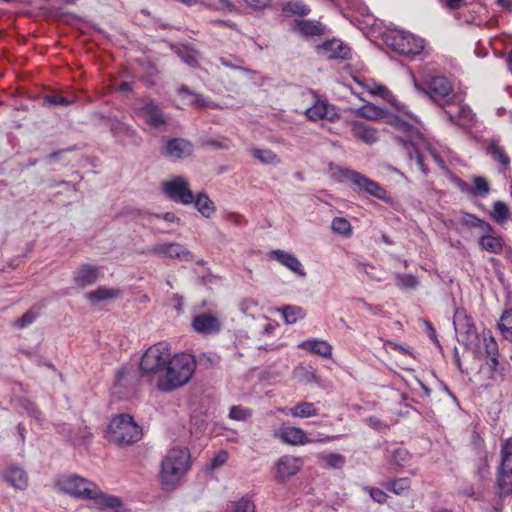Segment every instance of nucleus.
Returning a JSON list of instances; mask_svg holds the SVG:
<instances>
[{
	"mask_svg": "<svg viewBox=\"0 0 512 512\" xmlns=\"http://www.w3.org/2000/svg\"><path fill=\"white\" fill-rule=\"evenodd\" d=\"M498 328L504 338L512 341V309H507L502 313Z\"/></svg>",
	"mask_w": 512,
	"mask_h": 512,
	"instance_id": "nucleus-39",
	"label": "nucleus"
},
{
	"mask_svg": "<svg viewBox=\"0 0 512 512\" xmlns=\"http://www.w3.org/2000/svg\"><path fill=\"white\" fill-rule=\"evenodd\" d=\"M191 326L199 334H218L222 329V320L217 314L202 312L193 317Z\"/></svg>",
	"mask_w": 512,
	"mask_h": 512,
	"instance_id": "nucleus-16",
	"label": "nucleus"
},
{
	"mask_svg": "<svg viewBox=\"0 0 512 512\" xmlns=\"http://www.w3.org/2000/svg\"><path fill=\"white\" fill-rule=\"evenodd\" d=\"M286 10L299 14V15H306L309 13V8L301 1H291L286 5Z\"/></svg>",
	"mask_w": 512,
	"mask_h": 512,
	"instance_id": "nucleus-50",
	"label": "nucleus"
},
{
	"mask_svg": "<svg viewBox=\"0 0 512 512\" xmlns=\"http://www.w3.org/2000/svg\"><path fill=\"white\" fill-rule=\"evenodd\" d=\"M364 490L370 495V497L377 503L383 504L387 500V494L378 488L365 487Z\"/></svg>",
	"mask_w": 512,
	"mask_h": 512,
	"instance_id": "nucleus-52",
	"label": "nucleus"
},
{
	"mask_svg": "<svg viewBox=\"0 0 512 512\" xmlns=\"http://www.w3.org/2000/svg\"><path fill=\"white\" fill-rule=\"evenodd\" d=\"M251 416V411L241 406H233L229 411V417L233 420L243 421Z\"/></svg>",
	"mask_w": 512,
	"mask_h": 512,
	"instance_id": "nucleus-47",
	"label": "nucleus"
},
{
	"mask_svg": "<svg viewBox=\"0 0 512 512\" xmlns=\"http://www.w3.org/2000/svg\"><path fill=\"white\" fill-rule=\"evenodd\" d=\"M193 203L198 212L205 218H210L215 213L216 207L207 194H198Z\"/></svg>",
	"mask_w": 512,
	"mask_h": 512,
	"instance_id": "nucleus-35",
	"label": "nucleus"
},
{
	"mask_svg": "<svg viewBox=\"0 0 512 512\" xmlns=\"http://www.w3.org/2000/svg\"><path fill=\"white\" fill-rule=\"evenodd\" d=\"M105 437L119 447L130 446L141 439L142 429L132 416L120 414L110 420Z\"/></svg>",
	"mask_w": 512,
	"mask_h": 512,
	"instance_id": "nucleus-5",
	"label": "nucleus"
},
{
	"mask_svg": "<svg viewBox=\"0 0 512 512\" xmlns=\"http://www.w3.org/2000/svg\"><path fill=\"white\" fill-rule=\"evenodd\" d=\"M488 151L491 154V156L495 160L499 161L504 167H508L509 166L510 159L505 154L503 148L500 147L498 144H496V143L490 144V146L488 147Z\"/></svg>",
	"mask_w": 512,
	"mask_h": 512,
	"instance_id": "nucleus-44",
	"label": "nucleus"
},
{
	"mask_svg": "<svg viewBox=\"0 0 512 512\" xmlns=\"http://www.w3.org/2000/svg\"><path fill=\"white\" fill-rule=\"evenodd\" d=\"M409 488L410 481L408 478L395 479L387 484V489L397 495L405 493Z\"/></svg>",
	"mask_w": 512,
	"mask_h": 512,
	"instance_id": "nucleus-43",
	"label": "nucleus"
},
{
	"mask_svg": "<svg viewBox=\"0 0 512 512\" xmlns=\"http://www.w3.org/2000/svg\"><path fill=\"white\" fill-rule=\"evenodd\" d=\"M251 154L263 164L276 165L280 163L279 157L269 149H253Z\"/></svg>",
	"mask_w": 512,
	"mask_h": 512,
	"instance_id": "nucleus-40",
	"label": "nucleus"
},
{
	"mask_svg": "<svg viewBox=\"0 0 512 512\" xmlns=\"http://www.w3.org/2000/svg\"><path fill=\"white\" fill-rule=\"evenodd\" d=\"M298 347L311 354H315L324 358L331 357L333 351V347L328 341L315 338L300 342Z\"/></svg>",
	"mask_w": 512,
	"mask_h": 512,
	"instance_id": "nucleus-23",
	"label": "nucleus"
},
{
	"mask_svg": "<svg viewBox=\"0 0 512 512\" xmlns=\"http://www.w3.org/2000/svg\"><path fill=\"white\" fill-rule=\"evenodd\" d=\"M278 311L281 313L284 322L288 325L295 324L306 316L304 309L300 306L285 305L281 309H278Z\"/></svg>",
	"mask_w": 512,
	"mask_h": 512,
	"instance_id": "nucleus-31",
	"label": "nucleus"
},
{
	"mask_svg": "<svg viewBox=\"0 0 512 512\" xmlns=\"http://www.w3.org/2000/svg\"><path fill=\"white\" fill-rule=\"evenodd\" d=\"M171 356L170 347L165 342L151 345L143 353L139 364L140 371L151 387L155 383V378L161 374Z\"/></svg>",
	"mask_w": 512,
	"mask_h": 512,
	"instance_id": "nucleus-6",
	"label": "nucleus"
},
{
	"mask_svg": "<svg viewBox=\"0 0 512 512\" xmlns=\"http://www.w3.org/2000/svg\"><path fill=\"white\" fill-rule=\"evenodd\" d=\"M498 487L501 494L512 492V438L502 445V461L498 475Z\"/></svg>",
	"mask_w": 512,
	"mask_h": 512,
	"instance_id": "nucleus-13",
	"label": "nucleus"
},
{
	"mask_svg": "<svg viewBox=\"0 0 512 512\" xmlns=\"http://www.w3.org/2000/svg\"><path fill=\"white\" fill-rule=\"evenodd\" d=\"M474 193L477 195H487L490 187L488 181L483 177H475L473 179Z\"/></svg>",
	"mask_w": 512,
	"mask_h": 512,
	"instance_id": "nucleus-49",
	"label": "nucleus"
},
{
	"mask_svg": "<svg viewBox=\"0 0 512 512\" xmlns=\"http://www.w3.org/2000/svg\"><path fill=\"white\" fill-rule=\"evenodd\" d=\"M396 285L402 289H415L418 285V279L412 274H396Z\"/></svg>",
	"mask_w": 512,
	"mask_h": 512,
	"instance_id": "nucleus-42",
	"label": "nucleus"
},
{
	"mask_svg": "<svg viewBox=\"0 0 512 512\" xmlns=\"http://www.w3.org/2000/svg\"><path fill=\"white\" fill-rule=\"evenodd\" d=\"M339 177L338 181L348 182L354 185L357 189L362 190L377 199L385 202H391L387 191L375 181L367 178L366 176L350 169L338 168Z\"/></svg>",
	"mask_w": 512,
	"mask_h": 512,
	"instance_id": "nucleus-8",
	"label": "nucleus"
},
{
	"mask_svg": "<svg viewBox=\"0 0 512 512\" xmlns=\"http://www.w3.org/2000/svg\"><path fill=\"white\" fill-rule=\"evenodd\" d=\"M357 113L358 115L370 120L385 119L388 124L393 126L400 133V135H398V139L402 144L403 149L410 159L416 160L418 167L423 173H426L422 156V151L424 150L429 151L432 158L439 166H444V161L431 150L430 144L419 130L407 121L403 120L401 117L388 114L386 111L373 104L361 106Z\"/></svg>",
	"mask_w": 512,
	"mask_h": 512,
	"instance_id": "nucleus-1",
	"label": "nucleus"
},
{
	"mask_svg": "<svg viewBox=\"0 0 512 512\" xmlns=\"http://www.w3.org/2000/svg\"><path fill=\"white\" fill-rule=\"evenodd\" d=\"M453 324L458 341L469 349H476L479 336L472 318L464 309H456Z\"/></svg>",
	"mask_w": 512,
	"mask_h": 512,
	"instance_id": "nucleus-10",
	"label": "nucleus"
},
{
	"mask_svg": "<svg viewBox=\"0 0 512 512\" xmlns=\"http://www.w3.org/2000/svg\"><path fill=\"white\" fill-rule=\"evenodd\" d=\"M280 412L295 418H310L318 415V409L314 403L302 401L291 408H282Z\"/></svg>",
	"mask_w": 512,
	"mask_h": 512,
	"instance_id": "nucleus-26",
	"label": "nucleus"
},
{
	"mask_svg": "<svg viewBox=\"0 0 512 512\" xmlns=\"http://www.w3.org/2000/svg\"><path fill=\"white\" fill-rule=\"evenodd\" d=\"M196 367L197 362L193 355L188 353L172 355L161 374L155 378L152 387L161 393L180 389L191 381Z\"/></svg>",
	"mask_w": 512,
	"mask_h": 512,
	"instance_id": "nucleus-3",
	"label": "nucleus"
},
{
	"mask_svg": "<svg viewBox=\"0 0 512 512\" xmlns=\"http://www.w3.org/2000/svg\"><path fill=\"white\" fill-rule=\"evenodd\" d=\"M228 460V454L226 451H220L217 453L209 462L208 467L210 470H215L223 466Z\"/></svg>",
	"mask_w": 512,
	"mask_h": 512,
	"instance_id": "nucleus-51",
	"label": "nucleus"
},
{
	"mask_svg": "<svg viewBox=\"0 0 512 512\" xmlns=\"http://www.w3.org/2000/svg\"><path fill=\"white\" fill-rule=\"evenodd\" d=\"M444 114L447 115L451 123L456 124L464 129H469L476 123L475 114L466 105H461L457 114H454L448 110H444Z\"/></svg>",
	"mask_w": 512,
	"mask_h": 512,
	"instance_id": "nucleus-22",
	"label": "nucleus"
},
{
	"mask_svg": "<svg viewBox=\"0 0 512 512\" xmlns=\"http://www.w3.org/2000/svg\"><path fill=\"white\" fill-rule=\"evenodd\" d=\"M256 506L250 496H243L240 499L231 502L227 512H255Z\"/></svg>",
	"mask_w": 512,
	"mask_h": 512,
	"instance_id": "nucleus-37",
	"label": "nucleus"
},
{
	"mask_svg": "<svg viewBox=\"0 0 512 512\" xmlns=\"http://www.w3.org/2000/svg\"><path fill=\"white\" fill-rule=\"evenodd\" d=\"M165 150L167 156L173 159H179L190 155L192 146L184 139H172L168 141Z\"/></svg>",
	"mask_w": 512,
	"mask_h": 512,
	"instance_id": "nucleus-27",
	"label": "nucleus"
},
{
	"mask_svg": "<svg viewBox=\"0 0 512 512\" xmlns=\"http://www.w3.org/2000/svg\"><path fill=\"white\" fill-rule=\"evenodd\" d=\"M410 459L409 452L404 448H397L393 452L392 462L397 466H404Z\"/></svg>",
	"mask_w": 512,
	"mask_h": 512,
	"instance_id": "nucleus-48",
	"label": "nucleus"
},
{
	"mask_svg": "<svg viewBox=\"0 0 512 512\" xmlns=\"http://www.w3.org/2000/svg\"><path fill=\"white\" fill-rule=\"evenodd\" d=\"M415 89L428 96L433 102L440 106L449 104L454 97V89L452 83L445 77L437 76L431 78L426 87L420 86L414 81Z\"/></svg>",
	"mask_w": 512,
	"mask_h": 512,
	"instance_id": "nucleus-9",
	"label": "nucleus"
},
{
	"mask_svg": "<svg viewBox=\"0 0 512 512\" xmlns=\"http://www.w3.org/2000/svg\"><path fill=\"white\" fill-rule=\"evenodd\" d=\"M274 436L281 442L292 446H302L310 443H315L318 441L329 442L333 439L330 436H325L320 439H312L302 428L288 425H283L280 428H278L275 431Z\"/></svg>",
	"mask_w": 512,
	"mask_h": 512,
	"instance_id": "nucleus-11",
	"label": "nucleus"
},
{
	"mask_svg": "<svg viewBox=\"0 0 512 512\" xmlns=\"http://www.w3.org/2000/svg\"><path fill=\"white\" fill-rule=\"evenodd\" d=\"M136 113L151 128L158 129L165 124L162 111L153 102H149L138 107Z\"/></svg>",
	"mask_w": 512,
	"mask_h": 512,
	"instance_id": "nucleus-21",
	"label": "nucleus"
},
{
	"mask_svg": "<svg viewBox=\"0 0 512 512\" xmlns=\"http://www.w3.org/2000/svg\"><path fill=\"white\" fill-rule=\"evenodd\" d=\"M446 5L451 10H457L464 6L466 0H445Z\"/></svg>",
	"mask_w": 512,
	"mask_h": 512,
	"instance_id": "nucleus-61",
	"label": "nucleus"
},
{
	"mask_svg": "<svg viewBox=\"0 0 512 512\" xmlns=\"http://www.w3.org/2000/svg\"><path fill=\"white\" fill-rule=\"evenodd\" d=\"M22 407L27 411V413L36 419L37 421H40V412L37 410V408L34 406L33 403H31L28 400L22 401Z\"/></svg>",
	"mask_w": 512,
	"mask_h": 512,
	"instance_id": "nucleus-55",
	"label": "nucleus"
},
{
	"mask_svg": "<svg viewBox=\"0 0 512 512\" xmlns=\"http://www.w3.org/2000/svg\"><path fill=\"white\" fill-rule=\"evenodd\" d=\"M240 310L243 314L255 318L259 314V306L257 301L253 299H244L240 303Z\"/></svg>",
	"mask_w": 512,
	"mask_h": 512,
	"instance_id": "nucleus-45",
	"label": "nucleus"
},
{
	"mask_svg": "<svg viewBox=\"0 0 512 512\" xmlns=\"http://www.w3.org/2000/svg\"><path fill=\"white\" fill-rule=\"evenodd\" d=\"M157 218H162L164 221L168 223H179V218L172 212H167L163 215H155Z\"/></svg>",
	"mask_w": 512,
	"mask_h": 512,
	"instance_id": "nucleus-60",
	"label": "nucleus"
},
{
	"mask_svg": "<svg viewBox=\"0 0 512 512\" xmlns=\"http://www.w3.org/2000/svg\"><path fill=\"white\" fill-rule=\"evenodd\" d=\"M317 52L327 59L346 60L351 55L350 48L339 39H332L317 47Z\"/></svg>",
	"mask_w": 512,
	"mask_h": 512,
	"instance_id": "nucleus-19",
	"label": "nucleus"
},
{
	"mask_svg": "<svg viewBox=\"0 0 512 512\" xmlns=\"http://www.w3.org/2000/svg\"><path fill=\"white\" fill-rule=\"evenodd\" d=\"M220 4L223 8H227L228 10H232L233 5L229 0H220Z\"/></svg>",
	"mask_w": 512,
	"mask_h": 512,
	"instance_id": "nucleus-63",
	"label": "nucleus"
},
{
	"mask_svg": "<svg viewBox=\"0 0 512 512\" xmlns=\"http://www.w3.org/2000/svg\"><path fill=\"white\" fill-rule=\"evenodd\" d=\"M296 32L303 36H320L324 33V27L318 21L313 20H301L298 21L294 28Z\"/></svg>",
	"mask_w": 512,
	"mask_h": 512,
	"instance_id": "nucleus-30",
	"label": "nucleus"
},
{
	"mask_svg": "<svg viewBox=\"0 0 512 512\" xmlns=\"http://www.w3.org/2000/svg\"><path fill=\"white\" fill-rule=\"evenodd\" d=\"M98 277V267L90 264H84L74 272L73 280L77 286L86 287L95 283Z\"/></svg>",
	"mask_w": 512,
	"mask_h": 512,
	"instance_id": "nucleus-24",
	"label": "nucleus"
},
{
	"mask_svg": "<svg viewBox=\"0 0 512 512\" xmlns=\"http://www.w3.org/2000/svg\"><path fill=\"white\" fill-rule=\"evenodd\" d=\"M365 88L370 94L382 97L383 99L391 102L393 105L395 104L393 101V96L384 85L372 82L366 83Z\"/></svg>",
	"mask_w": 512,
	"mask_h": 512,
	"instance_id": "nucleus-41",
	"label": "nucleus"
},
{
	"mask_svg": "<svg viewBox=\"0 0 512 512\" xmlns=\"http://www.w3.org/2000/svg\"><path fill=\"white\" fill-rule=\"evenodd\" d=\"M482 340L484 344V349L488 357H490V360L492 362V367L495 368L498 365V344L491 334V332L483 331L482 333Z\"/></svg>",
	"mask_w": 512,
	"mask_h": 512,
	"instance_id": "nucleus-32",
	"label": "nucleus"
},
{
	"mask_svg": "<svg viewBox=\"0 0 512 512\" xmlns=\"http://www.w3.org/2000/svg\"><path fill=\"white\" fill-rule=\"evenodd\" d=\"M384 41L388 47L403 55H416L424 48L423 39L404 30L394 29L387 32Z\"/></svg>",
	"mask_w": 512,
	"mask_h": 512,
	"instance_id": "nucleus-7",
	"label": "nucleus"
},
{
	"mask_svg": "<svg viewBox=\"0 0 512 512\" xmlns=\"http://www.w3.org/2000/svg\"><path fill=\"white\" fill-rule=\"evenodd\" d=\"M483 234L479 238L480 247L493 254H499L503 250L504 241L501 237L496 236L492 232H482Z\"/></svg>",
	"mask_w": 512,
	"mask_h": 512,
	"instance_id": "nucleus-29",
	"label": "nucleus"
},
{
	"mask_svg": "<svg viewBox=\"0 0 512 512\" xmlns=\"http://www.w3.org/2000/svg\"><path fill=\"white\" fill-rule=\"evenodd\" d=\"M45 102L51 105L67 106L74 102L73 99L69 100L62 96L48 95L45 97Z\"/></svg>",
	"mask_w": 512,
	"mask_h": 512,
	"instance_id": "nucleus-53",
	"label": "nucleus"
},
{
	"mask_svg": "<svg viewBox=\"0 0 512 512\" xmlns=\"http://www.w3.org/2000/svg\"><path fill=\"white\" fill-rule=\"evenodd\" d=\"M367 424L373 428V429H376V430H385L388 428V425H386L385 423H383L380 419H378L377 417H369L367 420Z\"/></svg>",
	"mask_w": 512,
	"mask_h": 512,
	"instance_id": "nucleus-57",
	"label": "nucleus"
},
{
	"mask_svg": "<svg viewBox=\"0 0 512 512\" xmlns=\"http://www.w3.org/2000/svg\"><path fill=\"white\" fill-rule=\"evenodd\" d=\"M131 84L129 82H122L119 87H118V90L123 92V93H127L129 91H131Z\"/></svg>",
	"mask_w": 512,
	"mask_h": 512,
	"instance_id": "nucleus-62",
	"label": "nucleus"
},
{
	"mask_svg": "<svg viewBox=\"0 0 512 512\" xmlns=\"http://www.w3.org/2000/svg\"><path fill=\"white\" fill-rule=\"evenodd\" d=\"M304 114L308 120L313 122H334L339 118V112L335 105L317 97H315L314 102L305 110Z\"/></svg>",
	"mask_w": 512,
	"mask_h": 512,
	"instance_id": "nucleus-14",
	"label": "nucleus"
},
{
	"mask_svg": "<svg viewBox=\"0 0 512 512\" xmlns=\"http://www.w3.org/2000/svg\"><path fill=\"white\" fill-rule=\"evenodd\" d=\"M118 291L112 288L99 287L94 291L86 293V299L92 304H98L102 301L117 297Z\"/></svg>",
	"mask_w": 512,
	"mask_h": 512,
	"instance_id": "nucleus-34",
	"label": "nucleus"
},
{
	"mask_svg": "<svg viewBox=\"0 0 512 512\" xmlns=\"http://www.w3.org/2000/svg\"><path fill=\"white\" fill-rule=\"evenodd\" d=\"M220 61H221V64L226 66V67H230V68H233V69H240L241 68V61L239 59H234L233 61L232 60H229L227 58H220Z\"/></svg>",
	"mask_w": 512,
	"mask_h": 512,
	"instance_id": "nucleus-59",
	"label": "nucleus"
},
{
	"mask_svg": "<svg viewBox=\"0 0 512 512\" xmlns=\"http://www.w3.org/2000/svg\"><path fill=\"white\" fill-rule=\"evenodd\" d=\"M274 0H244V2L253 9H265L271 5Z\"/></svg>",
	"mask_w": 512,
	"mask_h": 512,
	"instance_id": "nucleus-56",
	"label": "nucleus"
},
{
	"mask_svg": "<svg viewBox=\"0 0 512 512\" xmlns=\"http://www.w3.org/2000/svg\"><path fill=\"white\" fill-rule=\"evenodd\" d=\"M178 94L181 99L188 105H193L197 108H220L214 102L205 99L203 96L190 91L187 87L178 89Z\"/></svg>",
	"mask_w": 512,
	"mask_h": 512,
	"instance_id": "nucleus-25",
	"label": "nucleus"
},
{
	"mask_svg": "<svg viewBox=\"0 0 512 512\" xmlns=\"http://www.w3.org/2000/svg\"><path fill=\"white\" fill-rule=\"evenodd\" d=\"M304 461L300 456L283 455L274 465L275 478L278 482H285L298 474L303 468Z\"/></svg>",
	"mask_w": 512,
	"mask_h": 512,
	"instance_id": "nucleus-15",
	"label": "nucleus"
},
{
	"mask_svg": "<svg viewBox=\"0 0 512 512\" xmlns=\"http://www.w3.org/2000/svg\"><path fill=\"white\" fill-rule=\"evenodd\" d=\"M331 229L333 233L344 238H350L353 234L351 223L344 217H335L331 221Z\"/></svg>",
	"mask_w": 512,
	"mask_h": 512,
	"instance_id": "nucleus-36",
	"label": "nucleus"
},
{
	"mask_svg": "<svg viewBox=\"0 0 512 512\" xmlns=\"http://www.w3.org/2000/svg\"><path fill=\"white\" fill-rule=\"evenodd\" d=\"M151 252L155 255L178 259L180 261H191L193 254L184 245L177 242L160 243L155 245Z\"/></svg>",
	"mask_w": 512,
	"mask_h": 512,
	"instance_id": "nucleus-17",
	"label": "nucleus"
},
{
	"mask_svg": "<svg viewBox=\"0 0 512 512\" xmlns=\"http://www.w3.org/2000/svg\"><path fill=\"white\" fill-rule=\"evenodd\" d=\"M36 318V315L31 311L25 313L21 318L17 319L14 323L18 328H24L30 325Z\"/></svg>",
	"mask_w": 512,
	"mask_h": 512,
	"instance_id": "nucleus-54",
	"label": "nucleus"
},
{
	"mask_svg": "<svg viewBox=\"0 0 512 512\" xmlns=\"http://www.w3.org/2000/svg\"><path fill=\"white\" fill-rule=\"evenodd\" d=\"M489 214L493 221L503 225L510 219V208L503 201H495Z\"/></svg>",
	"mask_w": 512,
	"mask_h": 512,
	"instance_id": "nucleus-33",
	"label": "nucleus"
},
{
	"mask_svg": "<svg viewBox=\"0 0 512 512\" xmlns=\"http://www.w3.org/2000/svg\"><path fill=\"white\" fill-rule=\"evenodd\" d=\"M464 221L466 224H468L470 226L478 227L481 230V232H492L493 231V228L489 223L479 219L478 217H476L472 214H467L464 218Z\"/></svg>",
	"mask_w": 512,
	"mask_h": 512,
	"instance_id": "nucleus-46",
	"label": "nucleus"
},
{
	"mask_svg": "<svg viewBox=\"0 0 512 512\" xmlns=\"http://www.w3.org/2000/svg\"><path fill=\"white\" fill-rule=\"evenodd\" d=\"M352 133L354 137L366 144H373L378 141V131L362 122H352Z\"/></svg>",
	"mask_w": 512,
	"mask_h": 512,
	"instance_id": "nucleus-28",
	"label": "nucleus"
},
{
	"mask_svg": "<svg viewBox=\"0 0 512 512\" xmlns=\"http://www.w3.org/2000/svg\"><path fill=\"white\" fill-rule=\"evenodd\" d=\"M55 487L58 492L72 498L90 501L99 510L111 509L120 512L123 508L119 497L105 493L95 482L79 475H62L55 480Z\"/></svg>",
	"mask_w": 512,
	"mask_h": 512,
	"instance_id": "nucleus-2",
	"label": "nucleus"
},
{
	"mask_svg": "<svg viewBox=\"0 0 512 512\" xmlns=\"http://www.w3.org/2000/svg\"><path fill=\"white\" fill-rule=\"evenodd\" d=\"M498 4L504 8H510L511 7V0H497Z\"/></svg>",
	"mask_w": 512,
	"mask_h": 512,
	"instance_id": "nucleus-64",
	"label": "nucleus"
},
{
	"mask_svg": "<svg viewBox=\"0 0 512 512\" xmlns=\"http://www.w3.org/2000/svg\"><path fill=\"white\" fill-rule=\"evenodd\" d=\"M191 466V454L187 448L169 449L160 464L158 480L161 489L171 492L181 487L186 481Z\"/></svg>",
	"mask_w": 512,
	"mask_h": 512,
	"instance_id": "nucleus-4",
	"label": "nucleus"
},
{
	"mask_svg": "<svg viewBox=\"0 0 512 512\" xmlns=\"http://www.w3.org/2000/svg\"><path fill=\"white\" fill-rule=\"evenodd\" d=\"M163 192L172 201L190 205L194 201V195L189 187V183L181 176H175L162 184Z\"/></svg>",
	"mask_w": 512,
	"mask_h": 512,
	"instance_id": "nucleus-12",
	"label": "nucleus"
},
{
	"mask_svg": "<svg viewBox=\"0 0 512 512\" xmlns=\"http://www.w3.org/2000/svg\"><path fill=\"white\" fill-rule=\"evenodd\" d=\"M268 257L269 259L277 261L279 264L283 265L298 276H306V272L302 263L294 254L284 250L276 249L270 251L268 253Z\"/></svg>",
	"mask_w": 512,
	"mask_h": 512,
	"instance_id": "nucleus-20",
	"label": "nucleus"
},
{
	"mask_svg": "<svg viewBox=\"0 0 512 512\" xmlns=\"http://www.w3.org/2000/svg\"><path fill=\"white\" fill-rule=\"evenodd\" d=\"M318 459L327 468L339 469L345 464V457L337 453H321Z\"/></svg>",
	"mask_w": 512,
	"mask_h": 512,
	"instance_id": "nucleus-38",
	"label": "nucleus"
},
{
	"mask_svg": "<svg viewBox=\"0 0 512 512\" xmlns=\"http://www.w3.org/2000/svg\"><path fill=\"white\" fill-rule=\"evenodd\" d=\"M1 476L8 485L16 490H25L28 487V474L25 469L19 465H8L2 470Z\"/></svg>",
	"mask_w": 512,
	"mask_h": 512,
	"instance_id": "nucleus-18",
	"label": "nucleus"
},
{
	"mask_svg": "<svg viewBox=\"0 0 512 512\" xmlns=\"http://www.w3.org/2000/svg\"><path fill=\"white\" fill-rule=\"evenodd\" d=\"M181 58L190 66H194L197 63V54L194 51H186L185 54H181Z\"/></svg>",
	"mask_w": 512,
	"mask_h": 512,
	"instance_id": "nucleus-58",
	"label": "nucleus"
}]
</instances>
